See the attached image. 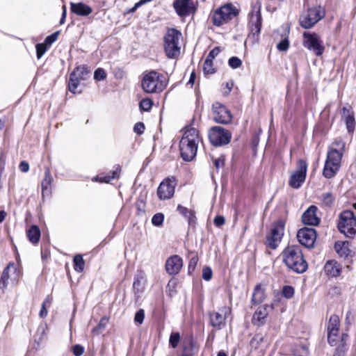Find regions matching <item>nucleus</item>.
<instances>
[{"mask_svg":"<svg viewBox=\"0 0 356 356\" xmlns=\"http://www.w3.org/2000/svg\"><path fill=\"white\" fill-rule=\"evenodd\" d=\"M345 147L346 143L341 138H336L329 146L323 171L325 177H333L339 170Z\"/></svg>","mask_w":356,"mask_h":356,"instance_id":"f257e3e1","label":"nucleus"},{"mask_svg":"<svg viewBox=\"0 0 356 356\" xmlns=\"http://www.w3.org/2000/svg\"><path fill=\"white\" fill-rule=\"evenodd\" d=\"M201 138L199 131L194 127H185L184 133L179 141V150L181 158L186 161H192L196 156Z\"/></svg>","mask_w":356,"mask_h":356,"instance_id":"f03ea898","label":"nucleus"},{"mask_svg":"<svg viewBox=\"0 0 356 356\" xmlns=\"http://www.w3.org/2000/svg\"><path fill=\"white\" fill-rule=\"evenodd\" d=\"M282 257L286 266L293 271L302 273L307 269V263L298 245L287 246L282 252Z\"/></svg>","mask_w":356,"mask_h":356,"instance_id":"7ed1b4c3","label":"nucleus"},{"mask_svg":"<svg viewBox=\"0 0 356 356\" xmlns=\"http://www.w3.org/2000/svg\"><path fill=\"white\" fill-rule=\"evenodd\" d=\"M166 85L163 75L154 70L145 74L141 83L143 90L147 93L161 92Z\"/></svg>","mask_w":356,"mask_h":356,"instance_id":"20e7f679","label":"nucleus"},{"mask_svg":"<svg viewBox=\"0 0 356 356\" xmlns=\"http://www.w3.org/2000/svg\"><path fill=\"white\" fill-rule=\"evenodd\" d=\"M181 33L175 29H169L164 36V49L170 58H177L180 54L179 40Z\"/></svg>","mask_w":356,"mask_h":356,"instance_id":"39448f33","label":"nucleus"},{"mask_svg":"<svg viewBox=\"0 0 356 356\" xmlns=\"http://www.w3.org/2000/svg\"><path fill=\"white\" fill-rule=\"evenodd\" d=\"M325 15L324 8L321 6H315L308 8L306 11L300 16V25L306 29L312 28L317 22L321 20Z\"/></svg>","mask_w":356,"mask_h":356,"instance_id":"423d86ee","label":"nucleus"},{"mask_svg":"<svg viewBox=\"0 0 356 356\" xmlns=\"http://www.w3.org/2000/svg\"><path fill=\"white\" fill-rule=\"evenodd\" d=\"M338 228L347 237L352 238L356 234V218L353 211H343L340 215Z\"/></svg>","mask_w":356,"mask_h":356,"instance_id":"0eeeda50","label":"nucleus"},{"mask_svg":"<svg viewBox=\"0 0 356 356\" xmlns=\"http://www.w3.org/2000/svg\"><path fill=\"white\" fill-rule=\"evenodd\" d=\"M238 14V10L232 4H226L216 10L211 16L213 24L220 26Z\"/></svg>","mask_w":356,"mask_h":356,"instance_id":"6e6552de","label":"nucleus"},{"mask_svg":"<svg viewBox=\"0 0 356 356\" xmlns=\"http://www.w3.org/2000/svg\"><path fill=\"white\" fill-rule=\"evenodd\" d=\"M302 44L316 56H321L325 49L323 41L319 35L315 33L305 32L303 33Z\"/></svg>","mask_w":356,"mask_h":356,"instance_id":"1a4fd4ad","label":"nucleus"},{"mask_svg":"<svg viewBox=\"0 0 356 356\" xmlns=\"http://www.w3.org/2000/svg\"><path fill=\"white\" fill-rule=\"evenodd\" d=\"M209 137L213 145L221 146L230 142L232 134L223 127L216 126L210 129Z\"/></svg>","mask_w":356,"mask_h":356,"instance_id":"9d476101","label":"nucleus"},{"mask_svg":"<svg viewBox=\"0 0 356 356\" xmlns=\"http://www.w3.org/2000/svg\"><path fill=\"white\" fill-rule=\"evenodd\" d=\"M284 224L282 221H277L273 225V227L269 234L266 236V245L275 250L278 246L284 234Z\"/></svg>","mask_w":356,"mask_h":356,"instance_id":"9b49d317","label":"nucleus"},{"mask_svg":"<svg viewBox=\"0 0 356 356\" xmlns=\"http://www.w3.org/2000/svg\"><path fill=\"white\" fill-rule=\"evenodd\" d=\"M307 164L304 160L298 161L297 170L291 175L289 184L293 188H298L306 178Z\"/></svg>","mask_w":356,"mask_h":356,"instance_id":"f8f14e48","label":"nucleus"},{"mask_svg":"<svg viewBox=\"0 0 356 356\" xmlns=\"http://www.w3.org/2000/svg\"><path fill=\"white\" fill-rule=\"evenodd\" d=\"M213 120L220 124H228L231 122V112L222 104L216 102L212 106Z\"/></svg>","mask_w":356,"mask_h":356,"instance_id":"ddd939ff","label":"nucleus"},{"mask_svg":"<svg viewBox=\"0 0 356 356\" xmlns=\"http://www.w3.org/2000/svg\"><path fill=\"white\" fill-rule=\"evenodd\" d=\"M297 238L300 244L307 248H312L316 239V230L314 228H302L297 233Z\"/></svg>","mask_w":356,"mask_h":356,"instance_id":"4468645a","label":"nucleus"},{"mask_svg":"<svg viewBox=\"0 0 356 356\" xmlns=\"http://www.w3.org/2000/svg\"><path fill=\"white\" fill-rule=\"evenodd\" d=\"M175 185L176 182L174 177L163 180L157 189V195L159 199L168 200L171 198L175 193Z\"/></svg>","mask_w":356,"mask_h":356,"instance_id":"2eb2a0df","label":"nucleus"},{"mask_svg":"<svg viewBox=\"0 0 356 356\" xmlns=\"http://www.w3.org/2000/svg\"><path fill=\"white\" fill-rule=\"evenodd\" d=\"M230 312V309L227 307H221L219 312L209 313L210 324L212 327L221 330L225 325L227 315Z\"/></svg>","mask_w":356,"mask_h":356,"instance_id":"dca6fc26","label":"nucleus"},{"mask_svg":"<svg viewBox=\"0 0 356 356\" xmlns=\"http://www.w3.org/2000/svg\"><path fill=\"white\" fill-rule=\"evenodd\" d=\"M339 318L337 315L330 316L327 325V340L330 344L334 346L337 341V337L339 332Z\"/></svg>","mask_w":356,"mask_h":356,"instance_id":"f3484780","label":"nucleus"},{"mask_svg":"<svg viewBox=\"0 0 356 356\" xmlns=\"http://www.w3.org/2000/svg\"><path fill=\"white\" fill-rule=\"evenodd\" d=\"M182 266L183 260L177 254L170 257L165 262V270L171 275L178 274Z\"/></svg>","mask_w":356,"mask_h":356,"instance_id":"a211bd4d","label":"nucleus"},{"mask_svg":"<svg viewBox=\"0 0 356 356\" xmlns=\"http://www.w3.org/2000/svg\"><path fill=\"white\" fill-rule=\"evenodd\" d=\"M318 208L316 206H310L302 216V221L305 225H317L320 220L316 216Z\"/></svg>","mask_w":356,"mask_h":356,"instance_id":"6ab92c4d","label":"nucleus"},{"mask_svg":"<svg viewBox=\"0 0 356 356\" xmlns=\"http://www.w3.org/2000/svg\"><path fill=\"white\" fill-rule=\"evenodd\" d=\"M342 119L344 121L348 133H353L355 127V114L351 107L342 108Z\"/></svg>","mask_w":356,"mask_h":356,"instance_id":"aec40b11","label":"nucleus"},{"mask_svg":"<svg viewBox=\"0 0 356 356\" xmlns=\"http://www.w3.org/2000/svg\"><path fill=\"white\" fill-rule=\"evenodd\" d=\"M71 12L78 16L86 17L88 16L92 13V8L88 5L79 2V3H70Z\"/></svg>","mask_w":356,"mask_h":356,"instance_id":"412c9836","label":"nucleus"},{"mask_svg":"<svg viewBox=\"0 0 356 356\" xmlns=\"http://www.w3.org/2000/svg\"><path fill=\"white\" fill-rule=\"evenodd\" d=\"M261 27V17L260 14L253 16L250 22V33L249 38L256 40L258 38Z\"/></svg>","mask_w":356,"mask_h":356,"instance_id":"4be33fe9","label":"nucleus"},{"mask_svg":"<svg viewBox=\"0 0 356 356\" xmlns=\"http://www.w3.org/2000/svg\"><path fill=\"white\" fill-rule=\"evenodd\" d=\"M324 270L331 277H338L341 274V266L334 260H330L325 264Z\"/></svg>","mask_w":356,"mask_h":356,"instance_id":"5701e85b","label":"nucleus"},{"mask_svg":"<svg viewBox=\"0 0 356 356\" xmlns=\"http://www.w3.org/2000/svg\"><path fill=\"white\" fill-rule=\"evenodd\" d=\"M174 8L179 16L188 15L191 10L190 0H176Z\"/></svg>","mask_w":356,"mask_h":356,"instance_id":"b1692460","label":"nucleus"},{"mask_svg":"<svg viewBox=\"0 0 356 356\" xmlns=\"http://www.w3.org/2000/svg\"><path fill=\"white\" fill-rule=\"evenodd\" d=\"M268 305L259 307L254 314L253 321L258 325H261L264 323V320L268 316Z\"/></svg>","mask_w":356,"mask_h":356,"instance_id":"393cba45","label":"nucleus"},{"mask_svg":"<svg viewBox=\"0 0 356 356\" xmlns=\"http://www.w3.org/2000/svg\"><path fill=\"white\" fill-rule=\"evenodd\" d=\"M334 248L341 257L346 258L351 254V251L348 248V243L337 241L335 243Z\"/></svg>","mask_w":356,"mask_h":356,"instance_id":"a878e982","label":"nucleus"},{"mask_svg":"<svg viewBox=\"0 0 356 356\" xmlns=\"http://www.w3.org/2000/svg\"><path fill=\"white\" fill-rule=\"evenodd\" d=\"M195 343L192 339L185 341L181 353L178 356H195Z\"/></svg>","mask_w":356,"mask_h":356,"instance_id":"bb28decb","label":"nucleus"},{"mask_svg":"<svg viewBox=\"0 0 356 356\" xmlns=\"http://www.w3.org/2000/svg\"><path fill=\"white\" fill-rule=\"evenodd\" d=\"M52 177L49 168H47L44 172V178L42 181V194L44 196L45 194L50 193V186L52 182Z\"/></svg>","mask_w":356,"mask_h":356,"instance_id":"cd10ccee","label":"nucleus"},{"mask_svg":"<svg viewBox=\"0 0 356 356\" xmlns=\"http://www.w3.org/2000/svg\"><path fill=\"white\" fill-rule=\"evenodd\" d=\"M264 298L265 294L264 289L259 285L256 286L252 294V302L254 305H258L262 302Z\"/></svg>","mask_w":356,"mask_h":356,"instance_id":"c85d7f7f","label":"nucleus"},{"mask_svg":"<svg viewBox=\"0 0 356 356\" xmlns=\"http://www.w3.org/2000/svg\"><path fill=\"white\" fill-rule=\"evenodd\" d=\"M27 236L32 243H37L40 237V230L36 225H32L27 231Z\"/></svg>","mask_w":356,"mask_h":356,"instance_id":"c756f323","label":"nucleus"},{"mask_svg":"<svg viewBox=\"0 0 356 356\" xmlns=\"http://www.w3.org/2000/svg\"><path fill=\"white\" fill-rule=\"evenodd\" d=\"M89 71L88 68L84 66H79L76 67L72 72L71 73L72 77H76L80 81H83L86 79V76H88Z\"/></svg>","mask_w":356,"mask_h":356,"instance_id":"7c9ffc66","label":"nucleus"},{"mask_svg":"<svg viewBox=\"0 0 356 356\" xmlns=\"http://www.w3.org/2000/svg\"><path fill=\"white\" fill-rule=\"evenodd\" d=\"M80 80L76 77H72V74H70V79L68 82V88L70 92L74 94L80 93L81 92V90H78V86L80 83Z\"/></svg>","mask_w":356,"mask_h":356,"instance_id":"2f4dec72","label":"nucleus"},{"mask_svg":"<svg viewBox=\"0 0 356 356\" xmlns=\"http://www.w3.org/2000/svg\"><path fill=\"white\" fill-rule=\"evenodd\" d=\"M108 323V318L106 316L102 317L99 323H98L97 326L92 329V334L95 335L99 334L105 329Z\"/></svg>","mask_w":356,"mask_h":356,"instance_id":"473e14b6","label":"nucleus"},{"mask_svg":"<svg viewBox=\"0 0 356 356\" xmlns=\"http://www.w3.org/2000/svg\"><path fill=\"white\" fill-rule=\"evenodd\" d=\"M74 269L78 272H81L84 269L85 261L81 254H76L73 259Z\"/></svg>","mask_w":356,"mask_h":356,"instance_id":"72a5a7b5","label":"nucleus"},{"mask_svg":"<svg viewBox=\"0 0 356 356\" xmlns=\"http://www.w3.org/2000/svg\"><path fill=\"white\" fill-rule=\"evenodd\" d=\"M120 166H118L116 168V169L111 172L112 173L111 176L107 175V176H104V177H97L95 178V180L99 181L100 182L108 183L111 181V179H113L116 178L117 177H118V172H120Z\"/></svg>","mask_w":356,"mask_h":356,"instance_id":"f704fd0d","label":"nucleus"},{"mask_svg":"<svg viewBox=\"0 0 356 356\" xmlns=\"http://www.w3.org/2000/svg\"><path fill=\"white\" fill-rule=\"evenodd\" d=\"M334 197L332 193H325L322 195V202L323 205L330 207L334 202Z\"/></svg>","mask_w":356,"mask_h":356,"instance_id":"c9c22d12","label":"nucleus"},{"mask_svg":"<svg viewBox=\"0 0 356 356\" xmlns=\"http://www.w3.org/2000/svg\"><path fill=\"white\" fill-rule=\"evenodd\" d=\"M177 210L181 214L188 218L189 223H191L193 219L195 218L193 213L184 207L178 205Z\"/></svg>","mask_w":356,"mask_h":356,"instance_id":"e433bc0d","label":"nucleus"},{"mask_svg":"<svg viewBox=\"0 0 356 356\" xmlns=\"http://www.w3.org/2000/svg\"><path fill=\"white\" fill-rule=\"evenodd\" d=\"M52 302V298L50 296H47L45 300L43 301L42 304L41 310L40 312V316L41 318H44L47 315V309L46 308L47 306H50Z\"/></svg>","mask_w":356,"mask_h":356,"instance_id":"4c0bfd02","label":"nucleus"},{"mask_svg":"<svg viewBox=\"0 0 356 356\" xmlns=\"http://www.w3.org/2000/svg\"><path fill=\"white\" fill-rule=\"evenodd\" d=\"M181 336L179 332H172L169 338L170 346L172 348H176L180 341Z\"/></svg>","mask_w":356,"mask_h":356,"instance_id":"58836bf2","label":"nucleus"},{"mask_svg":"<svg viewBox=\"0 0 356 356\" xmlns=\"http://www.w3.org/2000/svg\"><path fill=\"white\" fill-rule=\"evenodd\" d=\"M140 108L144 111H149L152 106V101L149 98L143 99L139 104Z\"/></svg>","mask_w":356,"mask_h":356,"instance_id":"ea45409f","label":"nucleus"},{"mask_svg":"<svg viewBox=\"0 0 356 356\" xmlns=\"http://www.w3.org/2000/svg\"><path fill=\"white\" fill-rule=\"evenodd\" d=\"M213 60H211V58L207 59L206 58L204 66H203V70L204 74H213L215 72L214 69L213 68Z\"/></svg>","mask_w":356,"mask_h":356,"instance_id":"a19ab883","label":"nucleus"},{"mask_svg":"<svg viewBox=\"0 0 356 356\" xmlns=\"http://www.w3.org/2000/svg\"><path fill=\"white\" fill-rule=\"evenodd\" d=\"M106 73L104 69L98 68L95 71L94 79L96 81L104 80L106 79Z\"/></svg>","mask_w":356,"mask_h":356,"instance_id":"79ce46f5","label":"nucleus"},{"mask_svg":"<svg viewBox=\"0 0 356 356\" xmlns=\"http://www.w3.org/2000/svg\"><path fill=\"white\" fill-rule=\"evenodd\" d=\"M164 216L161 213L155 214L152 218V222L155 226H160L163 224Z\"/></svg>","mask_w":356,"mask_h":356,"instance_id":"37998d69","label":"nucleus"},{"mask_svg":"<svg viewBox=\"0 0 356 356\" xmlns=\"http://www.w3.org/2000/svg\"><path fill=\"white\" fill-rule=\"evenodd\" d=\"M229 65L233 69H236L242 65V61L238 57L233 56L229 59Z\"/></svg>","mask_w":356,"mask_h":356,"instance_id":"c03bdc74","label":"nucleus"},{"mask_svg":"<svg viewBox=\"0 0 356 356\" xmlns=\"http://www.w3.org/2000/svg\"><path fill=\"white\" fill-rule=\"evenodd\" d=\"M145 318V312L143 309H139L135 314L134 321L136 323L142 324Z\"/></svg>","mask_w":356,"mask_h":356,"instance_id":"a18cd8bd","label":"nucleus"},{"mask_svg":"<svg viewBox=\"0 0 356 356\" xmlns=\"http://www.w3.org/2000/svg\"><path fill=\"white\" fill-rule=\"evenodd\" d=\"M283 296L286 298H291L294 294V289L291 286H284L282 289Z\"/></svg>","mask_w":356,"mask_h":356,"instance_id":"49530a36","label":"nucleus"},{"mask_svg":"<svg viewBox=\"0 0 356 356\" xmlns=\"http://www.w3.org/2000/svg\"><path fill=\"white\" fill-rule=\"evenodd\" d=\"M59 32L56 31L53 34L47 36L44 40V44L47 46H50L53 42H54L58 37Z\"/></svg>","mask_w":356,"mask_h":356,"instance_id":"de8ad7c7","label":"nucleus"},{"mask_svg":"<svg viewBox=\"0 0 356 356\" xmlns=\"http://www.w3.org/2000/svg\"><path fill=\"white\" fill-rule=\"evenodd\" d=\"M289 42L288 39L285 38L282 40H281L277 44V48L278 50L282 51H285L289 49Z\"/></svg>","mask_w":356,"mask_h":356,"instance_id":"09e8293b","label":"nucleus"},{"mask_svg":"<svg viewBox=\"0 0 356 356\" xmlns=\"http://www.w3.org/2000/svg\"><path fill=\"white\" fill-rule=\"evenodd\" d=\"M46 44H38L36 45V51H37V57L38 58H40L42 55L47 51Z\"/></svg>","mask_w":356,"mask_h":356,"instance_id":"8fccbe9b","label":"nucleus"},{"mask_svg":"<svg viewBox=\"0 0 356 356\" xmlns=\"http://www.w3.org/2000/svg\"><path fill=\"white\" fill-rule=\"evenodd\" d=\"M212 270L209 267H205L202 270V277L204 280L209 281L211 279Z\"/></svg>","mask_w":356,"mask_h":356,"instance_id":"3c124183","label":"nucleus"},{"mask_svg":"<svg viewBox=\"0 0 356 356\" xmlns=\"http://www.w3.org/2000/svg\"><path fill=\"white\" fill-rule=\"evenodd\" d=\"M198 259L197 257L194 256L189 261L188 264V273H191L195 268V266L197 264Z\"/></svg>","mask_w":356,"mask_h":356,"instance_id":"603ef678","label":"nucleus"},{"mask_svg":"<svg viewBox=\"0 0 356 356\" xmlns=\"http://www.w3.org/2000/svg\"><path fill=\"white\" fill-rule=\"evenodd\" d=\"M12 264H9L6 268H4V270H3V273H2V275H1V277L0 278V280L6 282V283H8V281L9 280V270H10V266H11Z\"/></svg>","mask_w":356,"mask_h":356,"instance_id":"864d4df0","label":"nucleus"},{"mask_svg":"<svg viewBox=\"0 0 356 356\" xmlns=\"http://www.w3.org/2000/svg\"><path fill=\"white\" fill-rule=\"evenodd\" d=\"M72 350L75 356H81L84 353V348L81 345H75L73 346Z\"/></svg>","mask_w":356,"mask_h":356,"instance_id":"5fc2aeb1","label":"nucleus"},{"mask_svg":"<svg viewBox=\"0 0 356 356\" xmlns=\"http://www.w3.org/2000/svg\"><path fill=\"white\" fill-rule=\"evenodd\" d=\"M145 130V125L143 122H138L134 125V131L138 134H141L143 133Z\"/></svg>","mask_w":356,"mask_h":356,"instance_id":"6e6d98bb","label":"nucleus"},{"mask_svg":"<svg viewBox=\"0 0 356 356\" xmlns=\"http://www.w3.org/2000/svg\"><path fill=\"white\" fill-rule=\"evenodd\" d=\"M220 47H215L213 49H212L209 52L207 58V59L211 58V60H213V59L220 53Z\"/></svg>","mask_w":356,"mask_h":356,"instance_id":"4d7b16f0","label":"nucleus"},{"mask_svg":"<svg viewBox=\"0 0 356 356\" xmlns=\"http://www.w3.org/2000/svg\"><path fill=\"white\" fill-rule=\"evenodd\" d=\"M213 222L217 227H220L225 224V220L223 216H218L214 218Z\"/></svg>","mask_w":356,"mask_h":356,"instance_id":"13d9d810","label":"nucleus"},{"mask_svg":"<svg viewBox=\"0 0 356 356\" xmlns=\"http://www.w3.org/2000/svg\"><path fill=\"white\" fill-rule=\"evenodd\" d=\"M19 169L23 172H26L29 170V165L26 161H22L19 164Z\"/></svg>","mask_w":356,"mask_h":356,"instance_id":"bf43d9fd","label":"nucleus"},{"mask_svg":"<svg viewBox=\"0 0 356 356\" xmlns=\"http://www.w3.org/2000/svg\"><path fill=\"white\" fill-rule=\"evenodd\" d=\"M214 165L216 168V169H219L220 167L223 166L224 165V159H217L214 161Z\"/></svg>","mask_w":356,"mask_h":356,"instance_id":"052dcab7","label":"nucleus"},{"mask_svg":"<svg viewBox=\"0 0 356 356\" xmlns=\"http://www.w3.org/2000/svg\"><path fill=\"white\" fill-rule=\"evenodd\" d=\"M195 79V72H192L191 74L190 79L188 81V83L193 84Z\"/></svg>","mask_w":356,"mask_h":356,"instance_id":"680f3d73","label":"nucleus"},{"mask_svg":"<svg viewBox=\"0 0 356 356\" xmlns=\"http://www.w3.org/2000/svg\"><path fill=\"white\" fill-rule=\"evenodd\" d=\"M6 217V212L0 211V223L2 222Z\"/></svg>","mask_w":356,"mask_h":356,"instance_id":"e2e57ef3","label":"nucleus"},{"mask_svg":"<svg viewBox=\"0 0 356 356\" xmlns=\"http://www.w3.org/2000/svg\"><path fill=\"white\" fill-rule=\"evenodd\" d=\"M140 6H137V3L135 4V6L131 8V12H134L138 7H139Z\"/></svg>","mask_w":356,"mask_h":356,"instance_id":"0e129e2a","label":"nucleus"},{"mask_svg":"<svg viewBox=\"0 0 356 356\" xmlns=\"http://www.w3.org/2000/svg\"><path fill=\"white\" fill-rule=\"evenodd\" d=\"M62 17H63V18H65V17H66V9H65V6L63 7V12Z\"/></svg>","mask_w":356,"mask_h":356,"instance_id":"69168bd1","label":"nucleus"},{"mask_svg":"<svg viewBox=\"0 0 356 356\" xmlns=\"http://www.w3.org/2000/svg\"><path fill=\"white\" fill-rule=\"evenodd\" d=\"M218 356H227V355L223 351H220L218 354Z\"/></svg>","mask_w":356,"mask_h":356,"instance_id":"338daca9","label":"nucleus"},{"mask_svg":"<svg viewBox=\"0 0 356 356\" xmlns=\"http://www.w3.org/2000/svg\"><path fill=\"white\" fill-rule=\"evenodd\" d=\"M4 126V122L0 120V129H2Z\"/></svg>","mask_w":356,"mask_h":356,"instance_id":"774afa93","label":"nucleus"}]
</instances>
